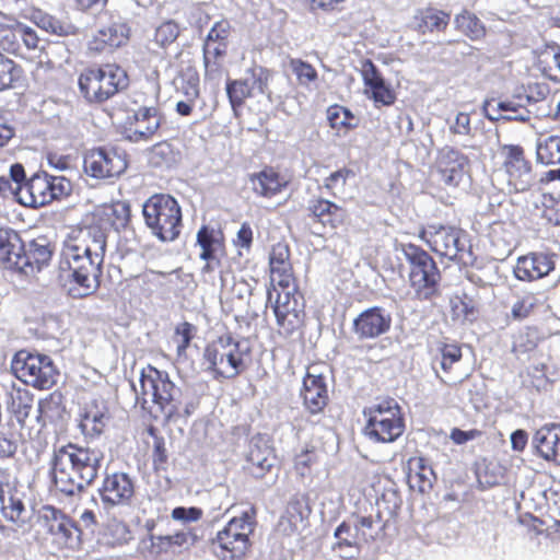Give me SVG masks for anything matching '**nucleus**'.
<instances>
[{"mask_svg": "<svg viewBox=\"0 0 560 560\" xmlns=\"http://www.w3.org/2000/svg\"><path fill=\"white\" fill-rule=\"evenodd\" d=\"M131 220V208L126 201L102 203L91 212V223L72 230L62 244L59 269L68 272L75 284L78 296L92 294L97 288V278L107 248V229L125 230Z\"/></svg>", "mask_w": 560, "mask_h": 560, "instance_id": "nucleus-1", "label": "nucleus"}, {"mask_svg": "<svg viewBox=\"0 0 560 560\" xmlns=\"http://www.w3.org/2000/svg\"><path fill=\"white\" fill-rule=\"evenodd\" d=\"M102 459L97 451L73 443L56 448L50 460L56 490L68 497L82 492L97 478Z\"/></svg>", "mask_w": 560, "mask_h": 560, "instance_id": "nucleus-2", "label": "nucleus"}, {"mask_svg": "<svg viewBox=\"0 0 560 560\" xmlns=\"http://www.w3.org/2000/svg\"><path fill=\"white\" fill-rule=\"evenodd\" d=\"M176 387L168 374L148 364L140 373V392L137 401L155 420L170 422L179 416V402L175 397Z\"/></svg>", "mask_w": 560, "mask_h": 560, "instance_id": "nucleus-3", "label": "nucleus"}, {"mask_svg": "<svg viewBox=\"0 0 560 560\" xmlns=\"http://www.w3.org/2000/svg\"><path fill=\"white\" fill-rule=\"evenodd\" d=\"M202 360L214 380H234L248 369L250 352L231 334H224L206 345Z\"/></svg>", "mask_w": 560, "mask_h": 560, "instance_id": "nucleus-4", "label": "nucleus"}, {"mask_svg": "<svg viewBox=\"0 0 560 560\" xmlns=\"http://www.w3.org/2000/svg\"><path fill=\"white\" fill-rule=\"evenodd\" d=\"M256 527V509L232 517L210 540L214 556L220 560H245L252 550L250 536Z\"/></svg>", "mask_w": 560, "mask_h": 560, "instance_id": "nucleus-5", "label": "nucleus"}, {"mask_svg": "<svg viewBox=\"0 0 560 560\" xmlns=\"http://www.w3.org/2000/svg\"><path fill=\"white\" fill-rule=\"evenodd\" d=\"M142 217L151 234L161 242H173L180 235L183 213L177 199L164 192L150 196L142 205Z\"/></svg>", "mask_w": 560, "mask_h": 560, "instance_id": "nucleus-6", "label": "nucleus"}, {"mask_svg": "<svg viewBox=\"0 0 560 560\" xmlns=\"http://www.w3.org/2000/svg\"><path fill=\"white\" fill-rule=\"evenodd\" d=\"M363 433L375 443H393L405 432L406 423L401 407L390 397L365 407Z\"/></svg>", "mask_w": 560, "mask_h": 560, "instance_id": "nucleus-7", "label": "nucleus"}, {"mask_svg": "<svg viewBox=\"0 0 560 560\" xmlns=\"http://www.w3.org/2000/svg\"><path fill=\"white\" fill-rule=\"evenodd\" d=\"M401 252L409 266L408 281L415 299L428 301L438 296L442 275L433 257L412 243L404 244Z\"/></svg>", "mask_w": 560, "mask_h": 560, "instance_id": "nucleus-8", "label": "nucleus"}, {"mask_svg": "<svg viewBox=\"0 0 560 560\" xmlns=\"http://www.w3.org/2000/svg\"><path fill=\"white\" fill-rule=\"evenodd\" d=\"M78 83L89 103L102 104L127 86L128 77L115 63L93 65L81 71Z\"/></svg>", "mask_w": 560, "mask_h": 560, "instance_id": "nucleus-9", "label": "nucleus"}, {"mask_svg": "<svg viewBox=\"0 0 560 560\" xmlns=\"http://www.w3.org/2000/svg\"><path fill=\"white\" fill-rule=\"evenodd\" d=\"M11 370L18 380L38 390L50 389L59 376V371L49 355L24 349L14 354Z\"/></svg>", "mask_w": 560, "mask_h": 560, "instance_id": "nucleus-10", "label": "nucleus"}, {"mask_svg": "<svg viewBox=\"0 0 560 560\" xmlns=\"http://www.w3.org/2000/svg\"><path fill=\"white\" fill-rule=\"evenodd\" d=\"M70 191L71 183L65 176L37 172L28 179H24L22 188L18 191V201L36 209L67 197Z\"/></svg>", "mask_w": 560, "mask_h": 560, "instance_id": "nucleus-11", "label": "nucleus"}, {"mask_svg": "<svg viewBox=\"0 0 560 560\" xmlns=\"http://www.w3.org/2000/svg\"><path fill=\"white\" fill-rule=\"evenodd\" d=\"M494 159H498V170L504 173L511 191L524 192L532 187L533 165L521 144H500Z\"/></svg>", "mask_w": 560, "mask_h": 560, "instance_id": "nucleus-12", "label": "nucleus"}, {"mask_svg": "<svg viewBox=\"0 0 560 560\" xmlns=\"http://www.w3.org/2000/svg\"><path fill=\"white\" fill-rule=\"evenodd\" d=\"M232 33L230 21H217L209 30L202 45V60L206 80L219 79L225 69L229 38Z\"/></svg>", "mask_w": 560, "mask_h": 560, "instance_id": "nucleus-13", "label": "nucleus"}, {"mask_svg": "<svg viewBox=\"0 0 560 560\" xmlns=\"http://www.w3.org/2000/svg\"><path fill=\"white\" fill-rule=\"evenodd\" d=\"M419 238L432 252L451 260H463L466 253V232L460 228L429 224L421 228Z\"/></svg>", "mask_w": 560, "mask_h": 560, "instance_id": "nucleus-14", "label": "nucleus"}, {"mask_svg": "<svg viewBox=\"0 0 560 560\" xmlns=\"http://www.w3.org/2000/svg\"><path fill=\"white\" fill-rule=\"evenodd\" d=\"M128 167V155L116 148H94L83 159L84 172L96 179L117 178Z\"/></svg>", "mask_w": 560, "mask_h": 560, "instance_id": "nucleus-15", "label": "nucleus"}, {"mask_svg": "<svg viewBox=\"0 0 560 560\" xmlns=\"http://www.w3.org/2000/svg\"><path fill=\"white\" fill-rule=\"evenodd\" d=\"M271 306L280 335L291 336L302 327L305 317V303L299 289L278 292Z\"/></svg>", "mask_w": 560, "mask_h": 560, "instance_id": "nucleus-16", "label": "nucleus"}, {"mask_svg": "<svg viewBox=\"0 0 560 560\" xmlns=\"http://www.w3.org/2000/svg\"><path fill=\"white\" fill-rule=\"evenodd\" d=\"M469 158L453 147L441 148L432 165V173L447 188H456L469 171Z\"/></svg>", "mask_w": 560, "mask_h": 560, "instance_id": "nucleus-17", "label": "nucleus"}, {"mask_svg": "<svg viewBox=\"0 0 560 560\" xmlns=\"http://www.w3.org/2000/svg\"><path fill=\"white\" fill-rule=\"evenodd\" d=\"M135 494V481L122 471L106 474L98 488V495L106 510L129 506Z\"/></svg>", "mask_w": 560, "mask_h": 560, "instance_id": "nucleus-18", "label": "nucleus"}, {"mask_svg": "<svg viewBox=\"0 0 560 560\" xmlns=\"http://www.w3.org/2000/svg\"><path fill=\"white\" fill-rule=\"evenodd\" d=\"M131 36V28L127 22L115 21L100 28L89 40L88 51L92 56L113 52L126 46Z\"/></svg>", "mask_w": 560, "mask_h": 560, "instance_id": "nucleus-19", "label": "nucleus"}, {"mask_svg": "<svg viewBox=\"0 0 560 560\" xmlns=\"http://www.w3.org/2000/svg\"><path fill=\"white\" fill-rule=\"evenodd\" d=\"M302 402L311 415L322 413L329 404V393L326 377L317 372L316 368L310 366L303 377L300 392Z\"/></svg>", "mask_w": 560, "mask_h": 560, "instance_id": "nucleus-20", "label": "nucleus"}, {"mask_svg": "<svg viewBox=\"0 0 560 560\" xmlns=\"http://www.w3.org/2000/svg\"><path fill=\"white\" fill-rule=\"evenodd\" d=\"M360 65V73L366 96L372 100L376 106H392L396 102V93L394 89L386 83L375 63L366 58L361 60Z\"/></svg>", "mask_w": 560, "mask_h": 560, "instance_id": "nucleus-21", "label": "nucleus"}, {"mask_svg": "<svg viewBox=\"0 0 560 560\" xmlns=\"http://www.w3.org/2000/svg\"><path fill=\"white\" fill-rule=\"evenodd\" d=\"M556 255L546 252H529L516 259L514 277L524 282H533L549 276L556 268Z\"/></svg>", "mask_w": 560, "mask_h": 560, "instance_id": "nucleus-22", "label": "nucleus"}, {"mask_svg": "<svg viewBox=\"0 0 560 560\" xmlns=\"http://www.w3.org/2000/svg\"><path fill=\"white\" fill-rule=\"evenodd\" d=\"M392 316L381 306L361 312L353 320L352 330L360 340L375 339L389 331Z\"/></svg>", "mask_w": 560, "mask_h": 560, "instance_id": "nucleus-23", "label": "nucleus"}, {"mask_svg": "<svg viewBox=\"0 0 560 560\" xmlns=\"http://www.w3.org/2000/svg\"><path fill=\"white\" fill-rule=\"evenodd\" d=\"M532 447L539 458L560 466V424L550 422L538 428L532 436Z\"/></svg>", "mask_w": 560, "mask_h": 560, "instance_id": "nucleus-24", "label": "nucleus"}, {"mask_svg": "<svg viewBox=\"0 0 560 560\" xmlns=\"http://www.w3.org/2000/svg\"><path fill=\"white\" fill-rule=\"evenodd\" d=\"M52 257V246L46 237L32 240L27 247L23 245L16 271L30 275L48 266Z\"/></svg>", "mask_w": 560, "mask_h": 560, "instance_id": "nucleus-25", "label": "nucleus"}, {"mask_svg": "<svg viewBox=\"0 0 560 560\" xmlns=\"http://www.w3.org/2000/svg\"><path fill=\"white\" fill-rule=\"evenodd\" d=\"M162 117L155 106H142L135 112L129 122L128 138L131 141H149L161 126Z\"/></svg>", "mask_w": 560, "mask_h": 560, "instance_id": "nucleus-26", "label": "nucleus"}, {"mask_svg": "<svg viewBox=\"0 0 560 560\" xmlns=\"http://www.w3.org/2000/svg\"><path fill=\"white\" fill-rule=\"evenodd\" d=\"M108 407L102 398H93L85 402L80 415L79 427L86 438L100 436L106 428Z\"/></svg>", "mask_w": 560, "mask_h": 560, "instance_id": "nucleus-27", "label": "nucleus"}, {"mask_svg": "<svg viewBox=\"0 0 560 560\" xmlns=\"http://www.w3.org/2000/svg\"><path fill=\"white\" fill-rule=\"evenodd\" d=\"M253 191L262 198H273L289 186V179L273 166H265L249 175Z\"/></svg>", "mask_w": 560, "mask_h": 560, "instance_id": "nucleus-28", "label": "nucleus"}, {"mask_svg": "<svg viewBox=\"0 0 560 560\" xmlns=\"http://www.w3.org/2000/svg\"><path fill=\"white\" fill-rule=\"evenodd\" d=\"M307 210L314 222L332 230L343 225L348 219L345 208L322 197L312 199Z\"/></svg>", "mask_w": 560, "mask_h": 560, "instance_id": "nucleus-29", "label": "nucleus"}, {"mask_svg": "<svg viewBox=\"0 0 560 560\" xmlns=\"http://www.w3.org/2000/svg\"><path fill=\"white\" fill-rule=\"evenodd\" d=\"M451 22V13L434 7L419 9L413 16L415 30L419 34L444 33Z\"/></svg>", "mask_w": 560, "mask_h": 560, "instance_id": "nucleus-30", "label": "nucleus"}, {"mask_svg": "<svg viewBox=\"0 0 560 560\" xmlns=\"http://www.w3.org/2000/svg\"><path fill=\"white\" fill-rule=\"evenodd\" d=\"M435 479L432 467L422 456H412L407 462V482L411 490L420 493L429 492Z\"/></svg>", "mask_w": 560, "mask_h": 560, "instance_id": "nucleus-31", "label": "nucleus"}, {"mask_svg": "<svg viewBox=\"0 0 560 560\" xmlns=\"http://www.w3.org/2000/svg\"><path fill=\"white\" fill-rule=\"evenodd\" d=\"M67 415L65 396L61 392L54 390L39 399L36 418L42 425L62 423Z\"/></svg>", "mask_w": 560, "mask_h": 560, "instance_id": "nucleus-32", "label": "nucleus"}, {"mask_svg": "<svg viewBox=\"0 0 560 560\" xmlns=\"http://www.w3.org/2000/svg\"><path fill=\"white\" fill-rule=\"evenodd\" d=\"M23 241L12 229L0 228V267L16 271Z\"/></svg>", "mask_w": 560, "mask_h": 560, "instance_id": "nucleus-33", "label": "nucleus"}, {"mask_svg": "<svg viewBox=\"0 0 560 560\" xmlns=\"http://www.w3.org/2000/svg\"><path fill=\"white\" fill-rule=\"evenodd\" d=\"M197 244L200 246V259H213L225 256L226 247L223 233L213 228L202 225L197 232Z\"/></svg>", "mask_w": 560, "mask_h": 560, "instance_id": "nucleus-34", "label": "nucleus"}, {"mask_svg": "<svg viewBox=\"0 0 560 560\" xmlns=\"http://www.w3.org/2000/svg\"><path fill=\"white\" fill-rule=\"evenodd\" d=\"M34 406V394L25 387H12L8 393L7 409L23 425Z\"/></svg>", "mask_w": 560, "mask_h": 560, "instance_id": "nucleus-35", "label": "nucleus"}, {"mask_svg": "<svg viewBox=\"0 0 560 560\" xmlns=\"http://www.w3.org/2000/svg\"><path fill=\"white\" fill-rule=\"evenodd\" d=\"M334 536L336 542L332 545V550L339 552L341 558L352 559L360 555L362 545L348 522H341L335 529Z\"/></svg>", "mask_w": 560, "mask_h": 560, "instance_id": "nucleus-36", "label": "nucleus"}, {"mask_svg": "<svg viewBox=\"0 0 560 560\" xmlns=\"http://www.w3.org/2000/svg\"><path fill=\"white\" fill-rule=\"evenodd\" d=\"M22 22L0 12V49L14 56H23L19 34Z\"/></svg>", "mask_w": 560, "mask_h": 560, "instance_id": "nucleus-37", "label": "nucleus"}, {"mask_svg": "<svg viewBox=\"0 0 560 560\" xmlns=\"http://www.w3.org/2000/svg\"><path fill=\"white\" fill-rule=\"evenodd\" d=\"M226 95L235 117H240L246 100L254 96V86L247 79H229Z\"/></svg>", "mask_w": 560, "mask_h": 560, "instance_id": "nucleus-38", "label": "nucleus"}, {"mask_svg": "<svg viewBox=\"0 0 560 560\" xmlns=\"http://www.w3.org/2000/svg\"><path fill=\"white\" fill-rule=\"evenodd\" d=\"M248 469L255 478H262L276 462L273 451L268 446L254 445L248 453Z\"/></svg>", "mask_w": 560, "mask_h": 560, "instance_id": "nucleus-39", "label": "nucleus"}, {"mask_svg": "<svg viewBox=\"0 0 560 560\" xmlns=\"http://www.w3.org/2000/svg\"><path fill=\"white\" fill-rule=\"evenodd\" d=\"M175 86L177 92L190 100H197L200 96V78L195 65L188 62L178 70Z\"/></svg>", "mask_w": 560, "mask_h": 560, "instance_id": "nucleus-40", "label": "nucleus"}, {"mask_svg": "<svg viewBox=\"0 0 560 560\" xmlns=\"http://www.w3.org/2000/svg\"><path fill=\"white\" fill-rule=\"evenodd\" d=\"M162 273L149 270L131 277L126 281L125 289L135 298L150 296L159 287Z\"/></svg>", "mask_w": 560, "mask_h": 560, "instance_id": "nucleus-41", "label": "nucleus"}, {"mask_svg": "<svg viewBox=\"0 0 560 560\" xmlns=\"http://www.w3.org/2000/svg\"><path fill=\"white\" fill-rule=\"evenodd\" d=\"M455 28L470 40H481L487 35V28L481 20L472 12L463 10L454 19Z\"/></svg>", "mask_w": 560, "mask_h": 560, "instance_id": "nucleus-42", "label": "nucleus"}, {"mask_svg": "<svg viewBox=\"0 0 560 560\" xmlns=\"http://www.w3.org/2000/svg\"><path fill=\"white\" fill-rule=\"evenodd\" d=\"M23 79V67L0 52V92L16 88Z\"/></svg>", "mask_w": 560, "mask_h": 560, "instance_id": "nucleus-43", "label": "nucleus"}, {"mask_svg": "<svg viewBox=\"0 0 560 560\" xmlns=\"http://www.w3.org/2000/svg\"><path fill=\"white\" fill-rule=\"evenodd\" d=\"M328 124L331 129L348 132L358 127L359 120L347 107L332 104L326 110Z\"/></svg>", "mask_w": 560, "mask_h": 560, "instance_id": "nucleus-44", "label": "nucleus"}, {"mask_svg": "<svg viewBox=\"0 0 560 560\" xmlns=\"http://www.w3.org/2000/svg\"><path fill=\"white\" fill-rule=\"evenodd\" d=\"M541 339L537 327L526 326L513 336L512 352L516 355L530 353L538 348Z\"/></svg>", "mask_w": 560, "mask_h": 560, "instance_id": "nucleus-45", "label": "nucleus"}, {"mask_svg": "<svg viewBox=\"0 0 560 560\" xmlns=\"http://www.w3.org/2000/svg\"><path fill=\"white\" fill-rule=\"evenodd\" d=\"M34 23L43 31L57 35V36H70L74 35L77 28L73 24L61 21L50 14L37 11L32 16Z\"/></svg>", "mask_w": 560, "mask_h": 560, "instance_id": "nucleus-46", "label": "nucleus"}, {"mask_svg": "<svg viewBox=\"0 0 560 560\" xmlns=\"http://www.w3.org/2000/svg\"><path fill=\"white\" fill-rule=\"evenodd\" d=\"M81 530L78 525L65 514L56 529L50 534L55 544L61 548H73L80 540Z\"/></svg>", "mask_w": 560, "mask_h": 560, "instance_id": "nucleus-47", "label": "nucleus"}, {"mask_svg": "<svg viewBox=\"0 0 560 560\" xmlns=\"http://www.w3.org/2000/svg\"><path fill=\"white\" fill-rule=\"evenodd\" d=\"M0 510L3 517L13 523H23L25 506L23 501L11 490L0 489Z\"/></svg>", "mask_w": 560, "mask_h": 560, "instance_id": "nucleus-48", "label": "nucleus"}, {"mask_svg": "<svg viewBox=\"0 0 560 560\" xmlns=\"http://www.w3.org/2000/svg\"><path fill=\"white\" fill-rule=\"evenodd\" d=\"M197 332L198 328L189 322H182L175 326L172 341L176 347L177 358H186L187 350L191 341L196 338Z\"/></svg>", "mask_w": 560, "mask_h": 560, "instance_id": "nucleus-49", "label": "nucleus"}, {"mask_svg": "<svg viewBox=\"0 0 560 560\" xmlns=\"http://www.w3.org/2000/svg\"><path fill=\"white\" fill-rule=\"evenodd\" d=\"M25 179V170L21 163H15L10 167L9 176H0V196L3 198L15 197L23 186Z\"/></svg>", "mask_w": 560, "mask_h": 560, "instance_id": "nucleus-50", "label": "nucleus"}, {"mask_svg": "<svg viewBox=\"0 0 560 560\" xmlns=\"http://www.w3.org/2000/svg\"><path fill=\"white\" fill-rule=\"evenodd\" d=\"M538 69L541 73L552 80H560V47L553 46L542 51L538 57Z\"/></svg>", "mask_w": 560, "mask_h": 560, "instance_id": "nucleus-51", "label": "nucleus"}, {"mask_svg": "<svg viewBox=\"0 0 560 560\" xmlns=\"http://www.w3.org/2000/svg\"><path fill=\"white\" fill-rule=\"evenodd\" d=\"M156 541L160 551L168 552L173 547L194 546L198 541V535L194 529L179 530L172 535L159 536Z\"/></svg>", "mask_w": 560, "mask_h": 560, "instance_id": "nucleus-52", "label": "nucleus"}, {"mask_svg": "<svg viewBox=\"0 0 560 560\" xmlns=\"http://www.w3.org/2000/svg\"><path fill=\"white\" fill-rule=\"evenodd\" d=\"M537 161L544 165L560 164V136H550L536 148Z\"/></svg>", "mask_w": 560, "mask_h": 560, "instance_id": "nucleus-53", "label": "nucleus"}, {"mask_svg": "<svg viewBox=\"0 0 560 560\" xmlns=\"http://www.w3.org/2000/svg\"><path fill=\"white\" fill-rule=\"evenodd\" d=\"M539 305L540 301L537 293L525 292L512 305L511 316L515 320H523L529 317Z\"/></svg>", "mask_w": 560, "mask_h": 560, "instance_id": "nucleus-54", "label": "nucleus"}, {"mask_svg": "<svg viewBox=\"0 0 560 560\" xmlns=\"http://www.w3.org/2000/svg\"><path fill=\"white\" fill-rule=\"evenodd\" d=\"M289 67L295 75L296 82L302 86H310L318 80L316 68L301 58H290Z\"/></svg>", "mask_w": 560, "mask_h": 560, "instance_id": "nucleus-55", "label": "nucleus"}, {"mask_svg": "<svg viewBox=\"0 0 560 560\" xmlns=\"http://www.w3.org/2000/svg\"><path fill=\"white\" fill-rule=\"evenodd\" d=\"M180 33V28L177 22L174 20L163 21L154 32V43L162 48L170 47L176 42Z\"/></svg>", "mask_w": 560, "mask_h": 560, "instance_id": "nucleus-56", "label": "nucleus"}, {"mask_svg": "<svg viewBox=\"0 0 560 560\" xmlns=\"http://www.w3.org/2000/svg\"><path fill=\"white\" fill-rule=\"evenodd\" d=\"M538 209L540 210L541 218L547 223L552 225L560 224V198L550 192L544 194Z\"/></svg>", "mask_w": 560, "mask_h": 560, "instance_id": "nucleus-57", "label": "nucleus"}, {"mask_svg": "<svg viewBox=\"0 0 560 560\" xmlns=\"http://www.w3.org/2000/svg\"><path fill=\"white\" fill-rule=\"evenodd\" d=\"M275 281H277V284L280 287V292H285L293 289H299L296 283V278L293 273V267H287L279 269L275 272H271V282L270 287L268 288V301H271L272 293L271 291L275 290Z\"/></svg>", "mask_w": 560, "mask_h": 560, "instance_id": "nucleus-58", "label": "nucleus"}, {"mask_svg": "<svg viewBox=\"0 0 560 560\" xmlns=\"http://www.w3.org/2000/svg\"><path fill=\"white\" fill-rule=\"evenodd\" d=\"M104 535L107 537V542L113 546L125 545L131 539L129 526L118 520H113L107 524Z\"/></svg>", "mask_w": 560, "mask_h": 560, "instance_id": "nucleus-59", "label": "nucleus"}, {"mask_svg": "<svg viewBox=\"0 0 560 560\" xmlns=\"http://www.w3.org/2000/svg\"><path fill=\"white\" fill-rule=\"evenodd\" d=\"M380 527L373 516H359L354 524V533L361 545L374 541Z\"/></svg>", "mask_w": 560, "mask_h": 560, "instance_id": "nucleus-60", "label": "nucleus"}, {"mask_svg": "<svg viewBox=\"0 0 560 560\" xmlns=\"http://www.w3.org/2000/svg\"><path fill=\"white\" fill-rule=\"evenodd\" d=\"M291 252L287 243L279 242L273 244L269 254V269L275 272L279 269L291 267Z\"/></svg>", "mask_w": 560, "mask_h": 560, "instance_id": "nucleus-61", "label": "nucleus"}, {"mask_svg": "<svg viewBox=\"0 0 560 560\" xmlns=\"http://www.w3.org/2000/svg\"><path fill=\"white\" fill-rule=\"evenodd\" d=\"M354 176V172L351 168L342 167L331 173L324 180V187L332 195L336 196L337 190H343L347 180Z\"/></svg>", "mask_w": 560, "mask_h": 560, "instance_id": "nucleus-62", "label": "nucleus"}, {"mask_svg": "<svg viewBox=\"0 0 560 560\" xmlns=\"http://www.w3.org/2000/svg\"><path fill=\"white\" fill-rule=\"evenodd\" d=\"M65 513L52 505L42 506L38 514V523L48 534H51L58 523L63 520Z\"/></svg>", "mask_w": 560, "mask_h": 560, "instance_id": "nucleus-63", "label": "nucleus"}, {"mask_svg": "<svg viewBox=\"0 0 560 560\" xmlns=\"http://www.w3.org/2000/svg\"><path fill=\"white\" fill-rule=\"evenodd\" d=\"M441 353V368L448 373L454 363L463 357L462 348L456 343H442L439 348Z\"/></svg>", "mask_w": 560, "mask_h": 560, "instance_id": "nucleus-64", "label": "nucleus"}]
</instances>
